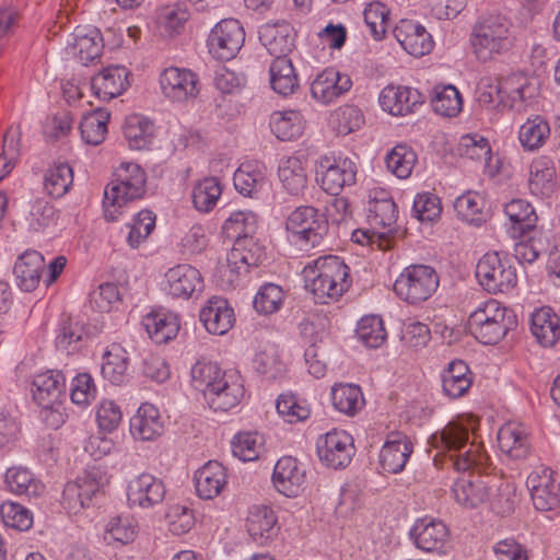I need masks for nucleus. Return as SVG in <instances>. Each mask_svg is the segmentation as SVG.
Wrapping results in <instances>:
<instances>
[{
  "mask_svg": "<svg viewBox=\"0 0 560 560\" xmlns=\"http://www.w3.org/2000/svg\"><path fill=\"white\" fill-rule=\"evenodd\" d=\"M468 429L448 423L429 439L431 447L436 450L433 456L435 466L448 465L457 471L476 469L480 474L488 471L489 456L477 443H468Z\"/></svg>",
  "mask_w": 560,
  "mask_h": 560,
  "instance_id": "nucleus-1",
  "label": "nucleus"
},
{
  "mask_svg": "<svg viewBox=\"0 0 560 560\" xmlns=\"http://www.w3.org/2000/svg\"><path fill=\"white\" fill-rule=\"evenodd\" d=\"M349 267L335 255L318 257L303 269L305 288L312 292L317 303L337 301L351 284Z\"/></svg>",
  "mask_w": 560,
  "mask_h": 560,
  "instance_id": "nucleus-2",
  "label": "nucleus"
},
{
  "mask_svg": "<svg viewBox=\"0 0 560 560\" xmlns=\"http://www.w3.org/2000/svg\"><path fill=\"white\" fill-rule=\"evenodd\" d=\"M538 94L536 80L513 73L502 80L486 78L477 88V101L487 108L509 107L521 112Z\"/></svg>",
  "mask_w": 560,
  "mask_h": 560,
  "instance_id": "nucleus-3",
  "label": "nucleus"
},
{
  "mask_svg": "<svg viewBox=\"0 0 560 560\" xmlns=\"http://www.w3.org/2000/svg\"><path fill=\"white\" fill-rule=\"evenodd\" d=\"M511 21L503 14H481L471 26L469 45L480 62H488L505 54L513 46Z\"/></svg>",
  "mask_w": 560,
  "mask_h": 560,
  "instance_id": "nucleus-4",
  "label": "nucleus"
},
{
  "mask_svg": "<svg viewBox=\"0 0 560 560\" xmlns=\"http://www.w3.org/2000/svg\"><path fill=\"white\" fill-rule=\"evenodd\" d=\"M115 176L116 178L104 190L103 206L107 221H115L121 207L142 198L145 192L147 176L137 163H121Z\"/></svg>",
  "mask_w": 560,
  "mask_h": 560,
  "instance_id": "nucleus-5",
  "label": "nucleus"
},
{
  "mask_svg": "<svg viewBox=\"0 0 560 560\" xmlns=\"http://www.w3.org/2000/svg\"><path fill=\"white\" fill-rule=\"evenodd\" d=\"M328 231L325 214L311 206L298 207L285 220L287 240L300 252L325 246Z\"/></svg>",
  "mask_w": 560,
  "mask_h": 560,
  "instance_id": "nucleus-6",
  "label": "nucleus"
},
{
  "mask_svg": "<svg viewBox=\"0 0 560 560\" xmlns=\"http://www.w3.org/2000/svg\"><path fill=\"white\" fill-rule=\"evenodd\" d=\"M515 324L511 310L494 299L478 304L470 313L467 327L470 334L483 345L498 343Z\"/></svg>",
  "mask_w": 560,
  "mask_h": 560,
  "instance_id": "nucleus-7",
  "label": "nucleus"
},
{
  "mask_svg": "<svg viewBox=\"0 0 560 560\" xmlns=\"http://www.w3.org/2000/svg\"><path fill=\"white\" fill-rule=\"evenodd\" d=\"M479 284L489 293H506L517 284L516 268L512 260L498 252L486 253L476 266Z\"/></svg>",
  "mask_w": 560,
  "mask_h": 560,
  "instance_id": "nucleus-8",
  "label": "nucleus"
},
{
  "mask_svg": "<svg viewBox=\"0 0 560 560\" xmlns=\"http://www.w3.org/2000/svg\"><path fill=\"white\" fill-rule=\"evenodd\" d=\"M439 283V276L431 266L410 265L396 279L394 291L400 300L419 304L432 296Z\"/></svg>",
  "mask_w": 560,
  "mask_h": 560,
  "instance_id": "nucleus-9",
  "label": "nucleus"
},
{
  "mask_svg": "<svg viewBox=\"0 0 560 560\" xmlns=\"http://www.w3.org/2000/svg\"><path fill=\"white\" fill-rule=\"evenodd\" d=\"M104 485V476L100 468L91 467L78 476L74 481L66 485L62 492V505L72 514H78L90 506L92 498L95 497Z\"/></svg>",
  "mask_w": 560,
  "mask_h": 560,
  "instance_id": "nucleus-10",
  "label": "nucleus"
},
{
  "mask_svg": "<svg viewBox=\"0 0 560 560\" xmlns=\"http://www.w3.org/2000/svg\"><path fill=\"white\" fill-rule=\"evenodd\" d=\"M357 165L348 158L320 159L316 180L326 192L337 196L347 186L355 183Z\"/></svg>",
  "mask_w": 560,
  "mask_h": 560,
  "instance_id": "nucleus-11",
  "label": "nucleus"
},
{
  "mask_svg": "<svg viewBox=\"0 0 560 560\" xmlns=\"http://www.w3.org/2000/svg\"><path fill=\"white\" fill-rule=\"evenodd\" d=\"M245 33L235 19L220 21L208 37L209 52L218 60H231L242 48Z\"/></svg>",
  "mask_w": 560,
  "mask_h": 560,
  "instance_id": "nucleus-12",
  "label": "nucleus"
},
{
  "mask_svg": "<svg viewBox=\"0 0 560 560\" xmlns=\"http://www.w3.org/2000/svg\"><path fill=\"white\" fill-rule=\"evenodd\" d=\"M316 450L320 462L327 467L343 468L354 455L353 439L346 431L334 429L317 439Z\"/></svg>",
  "mask_w": 560,
  "mask_h": 560,
  "instance_id": "nucleus-13",
  "label": "nucleus"
},
{
  "mask_svg": "<svg viewBox=\"0 0 560 560\" xmlns=\"http://www.w3.org/2000/svg\"><path fill=\"white\" fill-rule=\"evenodd\" d=\"M527 488L534 506L539 511H551L560 504V482L555 471L546 466L536 467L527 477Z\"/></svg>",
  "mask_w": 560,
  "mask_h": 560,
  "instance_id": "nucleus-14",
  "label": "nucleus"
},
{
  "mask_svg": "<svg viewBox=\"0 0 560 560\" xmlns=\"http://www.w3.org/2000/svg\"><path fill=\"white\" fill-rule=\"evenodd\" d=\"M159 82L162 94L172 102H188L199 93L198 77L189 69L168 67L161 72Z\"/></svg>",
  "mask_w": 560,
  "mask_h": 560,
  "instance_id": "nucleus-15",
  "label": "nucleus"
},
{
  "mask_svg": "<svg viewBox=\"0 0 560 560\" xmlns=\"http://www.w3.org/2000/svg\"><path fill=\"white\" fill-rule=\"evenodd\" d=\"M265 258V248L257 244L253 237H245V240L234 243L233 248L228 254L223 273L228 276L229 282L234 284L242 272H246L249 267H257Z\"/></svg>",
  "mask_w": 560,
  "mask_h": 560,
  "instance_id": "nucleus-16",
  "label": "nucleus"
},
{
  "mask_svg": "<svg viewBox=\"0 0 560 560\" xmlns=\"http://www.w3.org/2000/svg\"><path fill=\"white\" fill-rule=\"evenodd\" d=\"M416 546L427 552L446 553L451 535L445 523L431 517L418 520L410 530Z\"/></svg>",
  "mask_w": 560,
  "mask_h": 560,
  "instance_id": "nucleus-17",
  "label": "nucleus"
},
{
  "mask_svg": "<svg viewBox=\"0 0 560 560\" xmlns=\"http://www.w3.org/2000/svg\"><path fill=\"white\" fill-rule=\"evenodd\" d=\"M165 494L166 488L163 480L149 472H142L132 478L127 488L129 504L141 509H151L161 504Z\"/></svg>",
  "mask_w": 560,
  "mask_h": 560,
  "instance_id": "nucleus-18",
  "label": "nucleus"
},
{
  "mask_svg": "<svg viewBox=\"0 0 560 560\" xmlns=\"http://www.w3.org/2000/svg\"><path fill=\"white\" fill-rule=\"evenodd\" d=\"M352 86L350 77L335 68H327L318 73L311 84L312 97L323 105L335 102Z\"/></svg>",
  "mask_w": 560,
  "mask_h": 560,
  "instance_id": "nucleus-19",
  "label": "nucleus"
},
{
  "mask_svg": "<svg viewBox=\"0 0 560 560\" xmlns=\"http://www.w3.org/2000/svg\"><path fill=\"white\" fill-rule=\"evenodd\" d=\"M423 102V95L417 89L404 85L389 84L378 95L382 109L393 116L408 115Z\"/></svg>",
  "mask_w": 560,
  "mask_h": 560,
  "instance_id": "nucleus-20",
  "label": "nucleus"
},
{
  "mask_svg": "<svg viewBox=\"0 0 560 560\" xmlns=\"http://www.w3.org/2000/svg\"><path fill=\"white\" fill-rule=\"evenodd\" d=\"M244 397L241 376L233 372L217 381V386L207 393L206 401L214 411H229L236 407Z\"/></svg>",
  "mask_w": 560,
  "mask_h": 560,
  "instance_id": "nucleus-21",
  "label": "nucleus"
},
{
  "mask_svg": "<svg viewBox=\"0 0 560 560\" xmlns=\"http://www.w3.org/2000/svg\"><path fill=\"white\" fill-rule=\"evenodd\" d=\"M394 36L401 47L415 57H422L433 48L430 33L413 20H400L394 28Z\"/></svg>",
  "mask_w": 560,
  "mask_h": 560,
  "instance_id": "nucleus-22",
  "label": "nucleus"
},
{
  "mask_svg": "<svg viewBox=\"0 0 560 560\" xmlns=\"http://www.w3.org/2000/svg\"><path fill=\"white\" fill-rule=\"evenodd\" d=\"M413 451L410 439L402 432L388 433L380 452V465L389 474L400 472Z\"/></svg>",
  "mask_w": 560,
  "mask_h": 560,
  "instance_id": "nucleus-23",
  "label": "nucleus"
},
{
  "mask_svg": "<svg viewBox=\"0 0 560 560\" xmlns=\"http://www.w3.org/2000/svg\"><path fill=\"white\" fill-rule=\"evenodd\" d=\"M492 479L480 474L459 477L453 486L455 500L466 508H476L490 499Z\"/></svg>",
  "mask_w": 560,
  "mask_h": 560,
  "instance_id": "nucleus-24",
  "label": "nucleus"
},
{
  "mask_svg": "<svg viewBox=\"0 0 560 560\" xmlns=\"http://www.w3.org/2000/svg\"><path fill=\"white\" fill-rule=\"evenodd\" d=\"M272 482L278 492L283 495L298 497L305 483V470L295 458L281 457L275 465Z\"/></svg>",
  "mask_w": 560,
  "mask_h": 560,
  "instance_id": "nucleus-25",
  "label": "nucleus"
},
{
  "mask_svg": "<svg viewBox=\"0 0 560 560\" xmlns=\"http://www.w3.org/2000/svg\"><path fill=\"white\" fill-rule=\"evenodd\" d=\"M200 322L207 331L213 335L226 334L235 323L234 311L228 300L220 296H212L201 308Z\"/></svg>",
  "mask_w": 560,
  "mask_h": 560,
  "instance_id": "nucleus-26",
  "label": "nucleus"
},
{
  "mask_svg": "<svg viewBox=\"0 0 560 560\" xmlns=\"http://www.w3.org/2000/svg\"><path fill=\"white\" fill-rule=\"evenodd\" d=\"M46 264L44 256L37 250H25L20 255L13 267L16 285L25 292L34 291L42 279Z\"/></svg>",
  "mask_w": 560,
  "mask_h": 560,
  "instance_id": "nucleus-27",
  "label": "nucleus"
},
{
  "mask_svg": "<svg viewBox=\"0 0 560 560\" xmlns=\"http://www.w3.org/2000/svg\"><path fill=\"white\" fill-rule=\"evenodd\" d=\"M130 72L122 66H110L92 78L95 95L104 101L119 96L129 86Z\"/></svg>",
  "mask_w": 560,
  "mask_h": 560,
  "instance_id": "nucleus-28",
  "label": "nucleus"
},
{
  "mask_svg": "<svg viewBox=\"0 0 560 560\" xmlns=\"http://www.w3.org/2000/svg\"><path fill=\"white\" fill-rule=\"evenodd\" d=\"M259 40L276 58L287 57L294 47L293 27L287 23H266L259 27Z\"/></svg>",
  "mask_w": 560,
  "mask_h": 560,
  "instance_id": "nucleus-29",
  "label": "nucleus"
},
{
  "mask_svg": "<svg viewBox=\"0 0 560 560\" xmlns=\"http://www.w3.org/2000/svg\"><path fill=\"white\" fill-rule=\"evenodd\" d=\"M65 388L66 378L60 371L56 370L38 373L32 382L33 398L42 407H51L59 402Z\"/></svg>",
  "mask_w": 560,
  "mask_h": 560,
  "instance_id": "nucleus-30",
  "label": "nucleus"
},
{
  "mask_svg": "<svg viewBox=\"0 0 560 560\" xmlns=\"http://www.w3.org/2000/svg\"><path fill=\"white\" fill-rule=\"evenodd\" d=\"M167 292L174 298H190L202 289V277L198 269L190 265H178L166 275Z\"/></svg>",
  "mask_w": 560,
  "mask_h": 560,
  "instance_id": "nucleus-31",
  "label": "nucleus"
},
{
  "mask_svg": "<svg viewBox=\"0 0 560 560\" xmlns=\"http://www.w3.org/2000/svg\"><path fill=\"white\" fill-rule=\"evenodd\" d=\"M60 211L45 198H35L28 202L24 222L30 232L48 233L58 224Z\"/></svg>",
  "mask_w": 560,
  "mask_h": 560,
  "instance_id": "nucleus-32",
  "label": "nucleus"
},
{
  "mask_svg": "<svg viewBox=\"0 0 560 560\" xmlns=\"http://www.w3.org/2000/svg\"><path fill=\"white\" fill-rule=\"evenodd\" d=\"M228 482L225 468L215 460H210L196 471L195 486L201 499L211 500L218 497Z\"/></svg>",
  "mask_w": 560,
  "mask_h": 560,
  "instance_id": "nucleus-33",
  "label": "nucleus"
},
{
  "mask_svg": "<svg viewBox=\"0 0 560 560\" xmlns=\"http://www.w3.org/2000/svg\"><path fill=\"white\" fill-rule=\"evenodd\" d=\"M130 432L142 441L160 436L163 432V421L159 409L152 404H142L130 420Z\"/></svg>",
  "mask_w": 560,
  "mask_h": 560,
  "instance_id": "nucleus-34",
  "label": "nucleus"
},
{
  "mask_svg": "<svg viewBox=\"0 0 560 560\" xmlns=\"http://www.w3.org/2000/svg\"><path fill=\"white\" fill-rule=\"evenodd\" d=\"M278 177L283 189L292 196H299L307 186L306 161L299 156L280 160Z\"/></svg>",
  "mask_w": 560,
  "mask_h": 560,
  "instance_id": "nucleus-35",
  "label": "nucleus"
},
{
  "mask_svg": "<svg viewBox=\"0 0 560 560\" xmlns=\"http://www.w3.org/2000/svg\"><path fill=\"white\" fill-rule=\"evenodd\" d=\"M530 331L544 347H552L560 337L558 315L548 306L535 310L530 316Z\"/></svg>",
  "mask_w": 560,
  "mask_h": 560,
  "instance_id": "nucleus-36",
  "label": "nucleus"
},
{
  "mask_svg": "<svg viewBox=\"0 0 560 560\" xmlns=\"http://www.w3.org/2000/svg\"><path fill=\"white\" fill-rule=\"evenodd\" d=\"M276 524L275 512L266 505H255L248 512L247 532L259 544L266 542L277 534Z\"/></svg>",
  "mask_w": 560,
  "mask_h": 560,
  "instance_id": "nucleus-37",
  "label": "nucleus"
},
{
  "mask_svg": "<svg viewBox=\"0 0 560 560\" xmlns=\"http://www.w3.org/2000/svg\"><path fill=\"white\" fill-rule=\"evenodd\" d=\"M102 375L112 384L120 385L128 381L129 374V354L127 350L118 343L108 347L103 357Z\"/></svg>",
  "mask_w": 560,
  "mask_h": 560,
  "instance_id": "nucleus-38",
  "label": "nucleus"
},
{
  "mask_svg": "<svg viewBox=\"0 0 560 560\" xmlns=\"http://www.w3.org/2000/svg\"><path fill=\"white\" fill-rule=\"evenodd\" d=\"M498 444L500 451L512 459L525 458L529 453L528 435L515 423H506L499 430Z\"/></svg>",
  "mask_w": 560,
  "mask_h": 560,
  "instance_id": "nucleus-39",
  "label": "nucleus"
},
{
  "mask_svg": "<svg viewBox=\"0 0 560 560\" xmlns=\"http://www.w3.org/2000/svg\"><path fill=\"white\" fill-rule=\"evenodd\" d=\"M472 384L471 373L468 365L462 360H454L448 363L442 373L443 393L450 398L464 396Z\"/></svg>",
  "mask_w": 560,
  "mask_h": 560,
  "instance_id": "nucleus-40",
  "label": "nucleus"
},
{
  "mask_svg": "<svg viewBox=\"0 0 560 560\" xmlns=\"http://www.w3.org/2000/svg\"><path fill=\"white\" fill-rule=\"evenodd\" d=\"M143 326L156 343H165L176 337L179 330L178 317L173 313L152 312L143 318Z\"/></svg>",
  "mask_w": 560,
  "mask_h": 560,
  "instance_id": "nucleus-41",
  "label": "nucleus"
},
{
  "mask_svg": "<svg viewBox=\"0 0 560 560\" xmlns=\"http://www.w3.org/2000/svg\"><path fill=\"white\" fill-rule=\"evenodd\" d=\"M398 217L397 206L394 200L388 197L387 192L381 191L380 196H375L369 202V222L374 229H384L390 236V232L396 224Z\"/></svg>",
  "mask_w": 560,
  "mask_h": 560,
  "instance_id": "nucleus-42",
  "label": "nucleus"
},
{
  "mask_svg": "<svg viewBox=\"0 0 560 560\" xmlns=\"http://www.w3.org/2000/svg\"><path fill=\"white\" fill-rule=\"evenodd\" d=\"M266 167L259 162H245L233 177L235 189L244 196H253L266 185Z\"/></svg>",
  "mask_w": 560,
  "mask_h": 560,
  "instance_id": "nucleus-43",
  "label": "nucleus"
},
{
  "mask_svg": "<svg viewBox=\"0 0 560 560\" xmlns=\"http://www.w3.org/2000/svg\"><path fill=\"white\" fill-rule=\"evenodd\" d=\"M271 89L282 95L288 96L299 88V78L288 57L275 58L269 67Z\"/></svg>",
  "mask_w": 560,
  "mask_h": 560,
  "instance_id": "nucleus-44",
  "label": "nucleus"
},
{
  "mask_svg": "<svg viewBox=\"0 0 560 560\" xmlns=\"http://www.w3.org/2000/svg\"><path fill=\"white\" fill-rule=\"evenodd\" d=\"M529 189L533 195L549 197L556 187V168L548 158L536 159L530 165Z\"/></svg>",
  "mask_w": 560,
  "mask_h": 560,
  "instance_id": "nucleus-45",
  "label": "nucleus"
},
{
  "mask_svg": "<svg viewBox=\"0 0 560 560\" xmlns=\"http://www.w3.org/2000/svg\"><path fill=\"white\" fill-rule=\"evenodd\" d=\"M4 482L10 492L18 495L38 497L44 486L25 467H11L7 470Z\"/></svg>",
  "mask_w": 560,
  "mask_h": 560,
  "instance_id": "nucleus-46",
  "label": "nucleus"
},
{
  "mask_svg": "<svg viewBox=\"0 0 560 560\" xmlns=\"http://www.w3.org/2000/svg\"><path fill=\"white\" fill-rule=\"evenodd\" d=\"M504 213L509 218L513 233L525 234L533 230L537 222V214L533 206L523 199H513L504 207Z\"/></svg>",
  "mask_w": 560,
  "mask_h": 560,
  "instance_id": "nucleus-47",
  "label": "nucleus"
},
{
  "mask_svg": "<svg viewBox=\"0 0 560 560\" xmlns=\"http://www.w3.org/2000/svg\"><path fill=\"white\" fill-rule=\"evenodd\" d=\"M124 135L131 149L147 148L154 136L153 122L141 115L129 116L124 126Z\"/></svg>",
  "mask_w": 560,
  "mask_h": 560,
  "instance_id": "nucleus-48",
  "label": "nucleus"
},
{
  "mask_svg": "<svg viewBox=\"0 0 560 560\" xmlns=\"http://www.w3.org/2000/svg\"><path fill=\"white\" fill-rule=\"evenodd\" d=\"M550 136L548 121L539 115L528 118L520 128L518 139L525 150L534 151L545 144Z\"/></svg>",
  "mask_w": 560,
  "mask_h": 560,
  "instance_id": "nucleus-49",
  "label": "nucleus"
},
{
  "mask_svg": "<svg viewBox=\"0 0 560 560\" xmlns=\"http://www.w3.org/2000/svg\"><path fill=\"white\" fill-rule=\"evenodd\" d=\"M103 47V39L97 30H75L73 49L83 65L98 58L102 55Z\"/></svg>",
  "mask_w": 560,
  "mask_h": 560,
  "instance_id": "nucleus-50",
  "label": "nucleus"
},
{
  "mask_svg": "<svg viewBox=\"0 0 560 560\" xmlns=\"http://www.w3.org/2000/svg\"><path fill=\"white\" fill-rule=\"evenodd\" d=\"M431 104L434 112L444 117H455L463 108L462 95L452 84L435 86Z\"/></svg>",
  "mask_w": 560,
  "mask_h": 560,
  "instance_id": "nucleus-51",
  "label": "nucleus"
},
{
  "mask_svg": "<svg viewBox=\"0 0 560 560\" xmlns=\"http://www.w3.org/2000/svg\"><path fill=\"white\" fill-rule=\"evenodd\" d=\"M334 407L347 415L353 416L364 406L361 388L354 384H339L331 389Z\"/></svg>",
  "mask_w": 560,
  "mask_h": 560,
  "instance_id": "nucleus-52",
  "label": "nucleus"
},
{
  "mask_svg": "<svg viewBox=\"0 0 560 560\" xmlns=\"http://www.w3.org/2000/svg\"><path fill=\"white\" fill-rule=\"evenodd\" d=\"M270 128L282 141L295 139L304 129L302 115L296 110L275 112L270 119Z\"/></svg>",
  "mask_w": 560,
  "mask_h": 560,
  "instance_id": "nucleus-53",
  "label": "nucleus"
},
{
  "mask_svg": "<svg viewBox=\"0 0 560 560\" xmlns=\"http://www.w3.org/2000/svg\"><path fill=\"white\" fill-rule=\"evenodd\" d=\"M225 373L217 363L199 360L190 369V383L195 389L203 393L206 399L207 393L217 386V381Z\"/></svg>",
  "mask_w": 560,
  "mask_h": 560,
  "instance_id": "nucleus-54",
  "label": "nucleus"
},
{
  "mask_svg": "<svg viewBox=\"0 0 560 560\" xmlns=\"http://www.w3.org/2000/svg\"><path fill=\"white\" fill-rule=\"evenodd\" d=\"M109 117V113L103 109H97L84 115L80 122L82 140L92 145L101 144L107 133Z\"/></svg>",
  "mask_w": 560,
  "mask_h": 560,
  "instance_id": "nucleus-55",
  "label": "nucleus"
},
{
  "mask_svg": "<svg viewBox=\"0 0 560 560\" xmlns=\"http://www.w3.org/2000/svg\"><path fill=\"white\" fill-rule=\"evenodd\" d=\"M73 184V170L67 163L50 166L44 177V188L52 198L63 197Z\"/></svg>",
  "mask_w": 560,
  "mask_h": 560,
  "instance_id": "nucleus-56",
  "label": "nucleus"
},
{
  "mask_svg": "<svg viewBox=\"0 0 560 560\" xmlns=\"http://www.w3.org/2000/svg\"><path fill=\"white\" fill-rule=\"evenodd\" d=\"M257 228V215L252 211H235L224 221L223 234L234 243L253 237Z\"/></svg>",
  "mask_w": 560,
  "mask_h": 560,
  "instance_id": "nucleus-57",
  "label": "nucleus"
},
{
  "mask_svg": "<svg viewBox=\"0 0 560 560\" xmlns=\"http://www.w3.org/2000/svg\"><path fill=\"white\" fill-rule=\"evenodd\" d=\"M386 166L398 178H408L417 163V154L406 144L395 145L386 155Z\"/></svg>",
  "mask_w": 560,
  "mask_h": 560,
  "instance_id": "nucleus-58",
  "label": "nucleus"
},
{
  "mask_svg": "<svg viewBox=\"0 0 560 560\" xmlns=\"http://www.w3.org/2000/svg\"><path fill=\"white\" fill-rule=\"evenodd\" d=\"M221 192L222 189L217 178H203L197 183L192 189L191 198L194 207L199 212H210L215 207Z\"/></svg>",
  "mask_w": 560,
  "mask_h": 560,
  "instance_id": "nucleus-59",
  "label": "nucleus"
},
{
  "mask_svg": "<svg viewBox=\"0 0 560 560\" xmlns=\"http://www.w3.org/2000/svg\"><path fill=\"white\" fill-rule=\"evenodd\" d=\"M277 412L288 423H299L311 416L310 405L295 395H280L276 404Z\"/></svg>",
  "mask_w": 560,
  "mask_h": 560,
  "instance_id": "nucleus-60",
  "label": "nucleus"
},
{
  "mask_svg": "<svg viewBox=\"0 0 560 560\" xmlns=\"http://www.w3.org/2000/svg\"><path fill=\"white\" fill-rule=\"evenodd\" d=\"M358 339L369 348H378L386 339V330L380 316L369 315L362 317L357 326Z\"/></svg>",
  "mask_w": 560,
  "mask_h": 560,
  "instance_id": "nucleus-61",
  "label": "nucleus"
},
{
  "mask_svg": "<svg viewBox=\"0 0 560 560\" xmlns=\"http://www.w3.org/2000/svg\"><path fill=\"white\" fill-rule=\"evenodd\" d=\"M284 302L282 288L275 283H265L256 293L253 304L259 314L270 315L278 312Z\"/></svg>",
  "mask_w": 560,
  "mask_h": 560,
  "instance_id": "nucleus-62",
  "label": "nucleus"
},
{
  "mask_svg": "<svg viewBox=\"0 0 560 560\" xmlns=\"http://www.w3.org/2000/svg\"><path fill=\"white\" fill-rule=\"evenodd\" d=\"M331 121L338 133L349 135L359 130L365 120L362 110L358 106L347 104L332 113Z\"/></svg>",
  "mask_w": 560,
  "mask_h": 560,
  "instance_id": "nucleus-63",
  "label": "nucleus"
},
{
  "mask_svg": "<svg viewBox=\"0 0 560 560\" xmlns=\"http://www.w3.org/2000/svg\"><path fill=\"white\" fill-rule=\"evenodd\" d=\"M262 451V438L257 432H241L232 441V453L243 462H252Z\"/></svg>",
  "mask_w": 560,
  "mask_h": 560,
  "instance_id": "nucleus-64",
  "label": "nucleus"
}]
</instances>
